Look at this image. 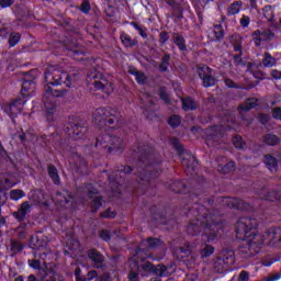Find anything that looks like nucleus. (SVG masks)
I'll return each instance as SVG.
<instances>
[{
	"label": "nucleus",
	"mask_w": 281,
	"mask_h": 281,
	"mask_svg": "<svg viewBox=\"0 0 281 281\" xmlns=\"http://www.w3.org/2000/svg\"><path fill=\"white\" fill-rule=\"evenodd\" d=\"M188 216H194L187 227L189 236H199L203 232L206 243H214L218 238L221 229H223V222H221V212L216 210H207L204 205L194 204L189 211Z\"/></svg>",
	"instance_id": "f257e3e1"
},
{
	"label": "nucleus",
	"mask_w": 281,
	"mask_h": 281,
	"mask_svg": "<svg viewBox=\"0 0 281 281\" xmlns=\"http://www.w3.org/2000/svg\"><path fill=\"white\" fill-rule=\"evenodd\" d=\"M44 82L46 85L44 86L42 102L48 122H54V115L58 106L56 104V98H65V95H67V90H54L52 87H59L60 85L71 87V75L50 66L44 74Z\"/></svg>",
	"instance_id": "f03ea898"
},
{
	"label": "nucleus",
	"mask_w": 281,
	"mask_h": 281,
	"mask_svg": "<svg viewBox=\"0 0 281 281\" xmlns=\"http://www.w3.org/2000/svg\"><path fill=\"white\" fill-rule=\"evenodd\" d=\"M132 155L136 160V172L138 175L136 190L144 194L151 181L159 177V169L155 168V164H161V156L148 145H138L133 149Z\"/></svg>",
	"instance_id": "7ed1b4c3"
},
{
	"label": "nucleus",
	"mask_w": 281,
	"mask_h": 281,
	"mask_svg": "<svg viewBox=\"0 0 281 281\" xmlns=\"http://www.w3.org/2000/svg\"><path fill=\"white\" fill-rule=\"evenodd\" d=\"M256 227H258V221L251 217H241L236 226L235 232L237 238L246 241L239 247L238 254L240 258H251L260 254L262 246L266 245L262 234H256Z\"/></svg>",
	"instance_id": "20e7f679"
},
{
	"label": "nucleus",
	"mask_w": 281,
	"mask_h": 281,
	"mask_svg": "<svg viewBox=\"0 0 281 281\" xmlns=\"http://www.w3.org/2000/svg\"><path fill=\"white\" fill-rule=\"evenodd\" d=\"M126 144L124 143V138L117 135L111 134H100L95 138L94 148H97L100 153H106L108 155H120V153H124V148Z\"/></svg>",
	"instance_id": "39448f33"
},
{
	"label": "nucleus",
	"mask_w": 281,
	"mask_h": 281,
	"mask_svg": "<svg viewBox=\"0 0 281 281\" xmlns=\"http://www.w3.org/2000/svg\"><path fill=\"white\" fill-rule=\"evenodd\" d=\"M92 117L94 124L100 128H103V126H115V124L120 128L124 124L120 112L110 106L98 108L94 110Z\"/></svg>",
	"instance_id": "423d86ee"
},
{
	"label": "nucleus",
	"mask_w": 281,
	"mask_h": 281,
	"mask_svg": "<svg viewBox=\"0 0 281 281\" xmlns=\"http://www.w3.org/2000/svg\"><path fill=\"white\" fill-rule=\"evenodd\" d=\"M196 251H199L201 258H210V256L214 254V246L207 243L196 244L187 241L184 246L176 250V254L180 256V258H188V256H194Z\"/></svg>",
	"instance_id": "0eeeda50"
},
{
	"label": "nucleus",
	"mask_w": 281,
	"mask_h": 281,
	"mask_svg": "<svg viewBox=\"0 0 281 281\" xmlns=\"http://www.w3.org/2000/svg\"><path fill=\"white\" fill-rule=\"evenodd\" d=\"M137 271L143 277L148 276H159V278H168L170 277V271H168V267L164 265H158L155 267L150 261H144L142 265L137 266Z\"/></svg>",
	"instance_id": "6e6552de"
},
{
	"label": "nucleus",
	"mask_w": 281,
	"mask_h": 281,
	"mask_svg": "<svg viewBox=\"0 0 281 281\" xmlns=\"http://www.w3.org/2000/svg\"><path fill=\"white\" fill-rule=\"evenodd\" d=\"M171 144H173V148L177 150L179 157L182 159V166H186L188 170H194V164H196V158L192 156V153L190 150H186L183 148V145L179 143V139L173 138L171 140Z\"/></svg>",
	"instance_id": "1a4fd4ad"
},
{
	"label": "nucleus",
	"mask_w": 281,
	"mask_h": 281,
	"mask_svg": "<svg viewBox=\"0 0 281 281\" xmlns=\"http://www.w3.org/2000/svg\"><path fill=\"white\" fill-rule=\"evenodd\" d=\"M217 203H221L222 207H229V210H251L249 203L244 202L238 198H218Z\"/></svg>",
	"instance_id": "9d476101"
},
{
	"label": "nucleus",
	"mask_w": 281,
	"mask_h": 281,
	"mask_svg": "<svg viewBox=\"0 0 281 281\" xmlns=\"http://www.w3.org/2000/svg\"><path fill=\"white\" fill-rule=\"evenodd\" d=\"M65 132L71 139H85L87 135V125H80L78 123H67L65 125Z\"/></svg>",
	"instance_id": "9b49d317"
},
{
	"label": "nucleus",
	"mask_w": 281,
	"mask_h": 281,
	"mask_svg": "<svg viewBox=\"0 0 281 281\" xmlns=\"http://www.w3.org/2000/svg\"><path fill=\"white\" fill-rule=\"evenodd\" d=\"M261 236H263V240L269 247H281V227L270 228Z\"/></svg>",
	"instance_id": "f8f14e48"
},
{
	"label": "nucleus",
	"mask_w": 281,
	"mask_h": 281,
	"mask_svg": "<svg viewBox=\"0 0 281 281\" xmlns=\"http://www.w3.org/2000/svg\"><path fill=\"white\" fill-rule=\"evenodd\" d=\"M23 104H25V101L22 98H18L10 103L4 104L2 109L11 120H14V117L21 113Z\"/></svg>",
	"instance_id": "ddd939ff"
},
{
	"label": "nucleus",
	"mask_w": 281,
	"mask_h": 281,
	"mask_svg": "<svg viewBox=\"0 0 281 281\" xmlns=\"http://www.w3.org/2000/svg\"><path fill=\"white\" fill-rule=\"evenodd\" d=\"M251 37L255 46L260 47L263 42L273 41V38H276V33H273L270 29L256 30L251 33Z\"/></svg>",
	"instance_id": "4468645a"
},
{
	"label": "nucleus",
	"mask_w": 281,
	"mask_h": 281,
	"mask_svg": "<svg viewBox=\"0 0 281 281\" xmlns=\"http://www.w3.org/2000/svg\"><path fill=\"white\" fill-rule=\"evenodd\" d=\"M198 75L202 80L203 87H214L216 85V78L212 76V68L210 66L203 65L198 67Z\"/></svg>",
	"instance_id": "2eb2a0df"
},
{
	"label": "nucleus",
	"mask_w": 281,
	"mask_h": 281,
	"mask_svg": "<svg viewBox=\"0 0 281 281\" xmlns=\"http://www.w3.org/2000/svg\"><path fill=\"white\" fill-rule=\"evenodd\" d=\"M85 193L88 194L89 199H92L91 210L93 213L98 212L102 207V196L98 195V189L93 184H87Z\"/></svg>",
	"instance_id": "dca6fc26"
},
{
	"label": "nucleus",
	"mask_w": 281,
	"mask_h": 281,
	"mask_svg": "<svg viewBox=\"0 0 281 281\" xmlns=\"http://www.w3.org/2000/svg\"><path fill=\"white\" fill-rule=\"evenodd\" d=\"M32 213V203L29 201H24L20 204L18 211L12 213L13 218L18 221V223H23L25 218H27V214Z\"/></svg>",
	"instance_id": "f3484780"
},
{
	"label": "nucleus",
	"mask_w": 281,
	"mask_h": 281,
	"mask_svg": "<svg viewBox=\"0 0 281 281\" xmlns=\"http://www.w3.org/2000/svg\"><path fill=\"white\" fill-rule=\"evenodd\" d=\"M88 258L89 260H91L95 269H102L103 267H106V265L104 263V255H102V252H100V250L95 248H91L88 250Z\"/></svg>",
	"instance_id": "a211bd4d"
},
{
	"label": "nucleus",
	"mask_w": 281,
	"mask_h": 281,
	"mask_svg": "<svg viewBox=\"0 0 281 281\" xmlns=\"http://www.w3.org/2000/svg\"><path fill=\"white\" fill-rule=\"evenodd\" d=\"M55 202L59 203L61 207H74V195L68 191H57L55 194Z\"/></svg>",
	"instance_id": "6ab92c4d"
},
{
	"label": "nucleus",
	"mask_w": 281,
	"mask_h": 281,
	"mask_svg": "<svg viewBox=\"0 0 281 281\" xmlns=\"http://www.w3.org/2000/svg\"><path fill=\"white\" fill-rule=\"evenodd\" d=\"M207 135V145H210V142H216V144H221V138L223 137V126L214 125L206 130Z\"/></svg>",
	"instance_id": "aec40b11"
},
{
	"label": "nucleus",
	"mask_w": 281,
	"mask_h": 281,
	"mask_svg": "<svg viewBox=\"0 0 281 281\" xmlns=\"http://www.w3.org/2000/svg\"><path fill=\"white\" fill-rule=\"evenodd\" d=\"M93 86L94 89L103 93H113V82L109 81L104 76H101L100 80H94Z\"/></svg>",
	"instance_id": "412c9836"
},
{
	"label": "nucleus",
	"mask_w": 281,
	"mask_h": 281,
	"mask_svg": "<svg viewBox=\"0 0 281 281\" xmlns=\"http://www.w3.org/2000/svg\"><path fill=\"white\" fill-rule=\"evenodd\" d=\"M171 8L172 16L183 19V0H164Z\"/></svg>",
	"instance_id": "4be33fe9"
},
{
	"label": "nucleus",
	"mask_w": 281,
	"mask_h": 281,
	"mask_svg": "<svg viewBox=\"0 0 281 281\" xmlns=\"http://www.w3.org/2000/svg\"><path fill=\"white\" fill-rule=\"evenodd\" d=\"M29 199L37 205H47V199L45 198V191L41 189L33 190L29 193Z\"/></svg>",
	"instance_id": "5701e85b"
},
{
	"label": "nucleus",
	"mask_w": 281,
	"mask_h": 281,
	"mask_svg": "<svg viewBox=\"0 0 281 281\" xmlns=\"http://www.w3.org/2000/svg\"><path fill=\"white\" fill-rule=\"evenodd\" d=\"M27 265H29V267H31V269L38 271L37 272L38 278L41 276H43V273H45L47 271V269L49 268V266L46 262L41 263V261L38 259H29Z\"/></svg>",
	"instance_id": "b1692460"
},
{
	"label": "nucleus",
	"mask_w": 281,
	"mask_h": 281,
	"mask_svg": "<svg viewBox=\"0 0 281 281\" xmlns=\"http://www.w3.org/2000/svg\"><path fill=\"white\" fill-rule=\"evenodd\" d=\"M259 199L263 201H279L281 203V191L272 190V191H265L262 190L259 192Z\"/></svg>",
	"instance_id": "393cba45"
},
{
	"label": "nucleus",
	"mask_w": 281,
	"mask_h": 281,
	"mask_svg": "<svg viewBox=\"0 0 281 281\" xmlns=\"http://www.w3.org/2000/svg\"><path fill=\"white\" fill-rule=\"evenodd\" d=\"M13 240H25V238H27V223H22L13 228Z\"/></svg>",
	"instance_id": "a878e982"
},
{
	"label": "nucleus",
	"mask_w": 281,
	"mask_h": 281,
	"mask_svg": "<svg viewBox=\"0 0 281 281\" xmlns=\"http://www.w3.org/2000/svg\"><path fill=\"white\" fill-rule=\"evenodd\" d=\"M40 280L44 281H63V277L50 267L40 276Z\"/></svg>",
	"instance_id": "bb28decb"
},
{
	"label": "nucleus",
	"mask_w": 281,
	"mask_h": 281,
	"mask_svg": "<svg viewBox=\"0 0 281 281\" xmlns=\"http://www.w3.org/2000/svg\"><path fill=\"white\" fill-rule=\"evenodd\" d=\"M127 71L131 74V76H135L136 82H138V85H146V82H148V77H146V74L137 70L135 66H130Z\"/></svg>",
	"instance_id": "cd10ccee"
},
{
	"label": "nucleus",
	"mask_w": 281,
	"mask_h": 281,
	"mask_svg": "<svg viewBox=\"0 0 281 281\" xmlns=\"http://www.w3.org/2000/svg\"><path fill=\"white\" fill-rule=\"evenodd\" d=\"M183 111H196L199 109V102L192 97L181 99Z\"/></svg>",
	"instance_id": "c85d7f7f"
},
{
	"label": "nucleus",
	"mask_w": 281,
	"mask_h": 281,
	"mask_svg": "<svg viewBox=\"0 0 281 281\" xmlns=\"http://www.w3.org/2000/svg\"><path fill=\"white\" fill-rule=\"evenodd\" d=\"M35 90H36V83H34V80L25 79L23 81L21 93L24 98H27V95H32L33 91Z\"/></svg>",
	"instance_id": "c756f323"
},
{
	"label": "nucleus",
	"mask_w": 281,
	"mask_h": 281,
	"mask_svg": "<svg viewBox=\"0 0 281 281\" xmlns=\"http://www.w3.org/2000/svg\"><path fill=\"white\" fill-rule=\"evenodd\" d=\"M261 65L262 67H266V69H271V67H276V65H278V59L273 57L271 53L265 52Z\"/></svg>",
	"instance_id": "7c9ffc66"
},
{
	"label": "nucleus",
	"mask_w": 281,
	"mask_h": 281,
	"mask_svg": "<svg viewBox=\"0 0 281 281\" xmlns=\"http://www.w3.org/2000/svg\"><path fill=\"white\" fill-rule=\"evenodd\" d=\"M58 137V134L57 133H53L50 135H41L38 138H37V143L40 144V146H52V144H54V142H56V138Z\"/></svg>",
	"instance_id": "2f4dec72"
},
{
	"label": "nucleus",
	"mask_w": 281,
	"mask_h": 281,
	"mask_svg": "<svg viewBox=\"0 0 281 281\" xmlns=\"http://www.w3.org/2000/svg\"><path fill=\"white\" fill-rule=\"evenodd\" d=\"M172 42L178 46L180 52H188V45H186V38L180 33H173Z\"/></svg>",
	"instance_id": "473e14b6"
},
{
	"label": "nucleus",
	"mask_w": 281,
	"mask_h": 281,
	"mask_svg": "<svg viewBox=\"0 0 281 281\" xmlns=\"http://www.w3.org/2000/svg\"><path fill=\"white\" fill-rule=\"evenodd\" d=\"M9 247H10L11 256H16V254H21V251L25 249V245L19 241V239H11Z\"/></svg>",
	"instance_id": "72a5a7b5"
},
{
	"label": "nucleus",
	"mask_w": 281,
	"mask_h": 281,
	"mask_svg": "<svg viewBox=\"0 0 281 281\" xmlns=\"http://www.w3.org/2000/svg\"><path fill=\"white\" fill-rule=\"evenodd\" d=\"M263 162L266 164L270 172H278V160L276 159V157L268 154L265 156Z\"/></svg>",
	"instance_id": "f704fd0d"
},
{
	"label": "nucleus",
	"mask_w": 281,
	"mask_h": 281,
	"mask_svg": "<svg viewBox=\"0 0 281 281\" xmlns=\"http://www.w3.org/2000/svg\"><path fill=\"white\" fill-rule=\"evenodd\" d=\"M108 179L110 181V186L113 190V192L120 193V187L122 186V183H124V179H122V177L117 178L113 175H109Z\"/></svg>",
	"instance_id": "c9c22d12"
},
{
	"label": "nucleus",
	"mask_w": 281,
	"mask_h": 281,
	"mask_svg": "<svg viewBox=\"0 0 281 281\" xmlns=\"http://www.w3.org/2000/svg\"><path fill=\"white\" fill-rule=\"evenodd\" d=\"M217 258L222 259L228 269L231 265H234V251L232 250H223Z\"/></svg>",
	"instance_id": "e433bc0d"
},
{
	"label": "nucleus",
	"mask_w": 281,
	"mask_h": 281,
	"mask_svg": "<svg viewBox=\"0 0 281 281\" xmlns=\"http://www.w3.org/2000/svg\"><path fill=\"white\" fill-rule=\"evenodd\" d=\"M169 188L172 190V192H176L177 194L186 193V182L184 181L176 180L169 184Z\"/></svg>",
	"instance_id": "4c0bfd02"
},
{
	"label": "nucleus",
	"mask_w": 281,
	"mask_h": 281,
	"mask_svg": "<svg viewBox=\"0 0 281 281\" xmlns=\"http://www.w3.org/2000/svg\"><path fill=\"white\" fill-rule=\"evenodd\" d=\"M120 38L124 47H135V45H137V40H133V37H131V35H128L127 33H121Z\"/></svg>",
	"instance_id": "58836bf2"
},
{
	"label": "nucleus",
	"mask_w": 281,
	"mask_h": 281,
	"mask_svg": "<svg viewBox=\"0 0 281 281\" xmlns=\"http://www.w3.org/2000/svg\"><path fill=\"white\" fill-rule=\"evenodd\" d=\"M243 8V1L233 2L227 9V16H234L240 12Z\"/></svg>",
	"instance_id": "ea45409f"
},
{
	"label": "nucleus",
	"mask_w": 281,
	"mask_h": 281,
	"mask_svg": "<svg viewBox=\"0 0 281 281\" xmlns=\"http://www.w3.org/2000/svg\"><path fill=\"white\" fill-rule=\"evenodd\" d=\"M48 176L55 186L60 184V176L58 175V169H56L54 165L48 166Z\"/></svg>",
	"instance_id": "a19ab883"
},
{
	"label": "nucleus",
	"mask_w": 281,
	"mask_h": 281,
	"mask_svg": "<svg viewBox=\"0 0 281 281\" xmlns=\"http://www.w3.org/2000/svg\"><path fill=\"white\" fill-rule=\"evenodd\" d=\"M258 106V100L257 99H248L245 103L240 104L238 109L240 111H251V109H256Z\"/></svg>",
	"instance_id": "79ce46f5"
},
{
	"label": "nucleus",
	"mask_w": 281,
	"mask_h": 281,
	"mask_svg": "<svg viewBox=\"0 0 281 281\" xmlns=\"http://www.w3.org/2000/svg\"><path fill=\"white\" fill-rule=\"evenodd\" d=\"M168 67H170V54L166 53L161 58L158 69L161 74H166V71H168Z\"/></svg>",
	"instance_id": "37998d69"
},
{
	"label": "nucleus",
	"mask_w": 281,
	"mask_h": 281,
	"mask_svg": "<svg viewBox=\"0 0 281 281\" xmlns=\"http://www.w3.org/2000/svg\"><path fill=\"white\" fill-rule=\"evenodd\" d=\"M263 142L268 146H278V144H280V138L274 134H266L263 136Z\"/></svg>",
	"instance_id": "c03bdc74"
},
{
	"label": "nucleus",
	"mask_w": 281,
	"mask_h": 281,
	"mask_svg": "<svg viewBox=\"0 0 281 281\" xmlns=\"http://www.w3.org/2000/svg\"><path fill=\"white\" fill-rule=\"evenodd\" d=\"M78 162L77 168L81 175H87L89 172V169L87 167V160L85 158L77 156Z\"/></svg>",
	"instance_id": "a18cd8bd"
},
{
	"label": "nucleus",
	"mask_w": 281,
	"mask_h": 281,
	"mask_svg": "<svg viewBox=\"0 0 281 281\" xmlns=\"http://www.w3.org/2000/svg\"><path fill=\"white\" fill-rule=\"evenodd\" d=\"M236 169V162L228 161L225 166H220L218 171L223 172V175H227Z\"/></svg>",
	"instance_id": "49530a36"
},
{
	"label": "nucleus",
	"mask_w": 281,
	"mask_h": 281,
	"mask_svg": "<svg viewBox=\"0 0 281 281\" xmlns=\"http://www.w3.org/2000/svg\"><path fill=\"white\" fill-rule=\"evenodd\" d=\"M214 269L217 271V273H223V271H227L229 268L222 259H220V257H217L214 262Z\"/></svg>",
	"instance_id": "de8ad7c7"
},
{
	"label": "nucleus",
	"mask_w": 281,
	"mask_h": 281,
	"mask_svg": "<svg viewBox=\"0 0 281 281\" xmlns=\"http://www.w3.org/2000/svg\"><path fill=\"white\" fill-rule=\"evenodd\" d=\"M263 15L265 19H267V21H273L276 13L273 11V7L272 5H266L263 8Z\"/></svg>",
	"instance_id": "09e8293b"
},
{
	"label": "nucleus",
	"mask_w": 281,
	"mask_h": 281,
	"mask_svg": "<svg viewBox=\"0 0 281 281\" xmlns=\"http://www.w3.org/2000/svg\"><path fill=\"white\" fill-rule=\"evenodd\" d=\"M19 41H21V34L20 33H11L9 36V46L15 47L19 45Z\"/></svg>",
	"instance_id": "8fccbe9b"
},
{
	"label": "nucleus",
	"mask_w": 281,
	"mask_h": 281,
	"mask_svg": "<svg viewBox=\"0 0 281 281\" xmlns=\"http://www.w3.org/2000/svg\"><path fill=\"white\" fill-rule=\"evenodd\" d=\"M147 244L149 249H157V247H161V245H164V243L159 238H153V237H149L147 239Z\"/></svg>",
	"instance_id": "3c124183"
},
{
	"label": "nucleus",
	"mask_w": 281,
	"mask_h": 281,
	"mask_svg": "<svg viewBox=\"0 0 281 281\" xmlns=\"http://www.w3.org/2000/svg\"><path fill=\"white\" fill-rule=\"evenodd\" d=\"M23 196H25V192L23 190L15 189L10 192L12 201H19L20 199H23Z\"/></svg>",
	"instance_id": "603ef678"
},
{
	"label": "nucleus",
	"mask_w": 281,
	"mask_h": 281,
	"mask_svg": "<svg viewBox=\"0 0 281 281\" xmlns=\"http://www.w3.org/2000/svg\"><path fill=\"white\" fill-rule=\"evenodd\" d=\"M168 124L172 128H177V126H179L181 124V116H179L177 114L171 115L169 117Z\"/></svg>",
	"instance_id": "864d4df0"
},
{
	"label": "nucleus",
	"mask_w": 281,
	"mask_h": 281,
	"mask_svg": "<svg viewBox=\"0 0 281 281\" xmlns=\"http://www.w3.org/2000/svg\"><path fill=\"white\" fill-rule=\"evenodd\" d=\"M20 140L24 142H34V133L32 131H26L20 135Z\"/></svg>",
	"instance_id": "5fc2aeb1"
},
{
	"label": "nucleus",
	"mask_w": 281,
	"mask_h": 281,
	"mask_svg": "<svg viewBox=\"0 0 281 281\" xmlns=\"http://www.w3.org/2000/svg\"><path fill=\"white\" fill-rule=\"evenodd\" d=\"M160 100H164L165 104H170V95L166 92V88L162 87L158 90Z\"/></svg>",
	"instance_id": "6e6d98bb"
},
{
	"label": "nucleus",
	"mask_w": 281,
	"mask_h": 281,
	"mask_svg": "<svg viewBox=\"0 0 281 281\" xmlns=\"http://www.w3.org/2000/svg\"><path fill=\"white\" fill-rule=\"evenodd\" d=\"M233 144L235 146V148H238L239 150H243V148H245V143L243 142V137L235 135L233 137Z\"/></svg>",
	"instance_id": "4d7b16f0"
},
{
	"label": "nucleus",
	"mask_w": 281,
	"mask_h": 281,
	"mask_svg": "<svg viewBox=\"0 0 281 281\" xmlns=\"http://www.w3.org/2000/svg\"><path fill=\"white\" fill-rule=\"evenodd\" d=\"M116 172L119 175H122V172L124 175H131V172H133V167H131V166H120V167H116Z\"/></svg>",
	"instance_id": "13d9d810"
},
{
	"label": "nucleus",
	"mask_w": 281,
	"mask_h": 281,
	"mask_svg": "<svg viewBox=\"0 0 281 281\" xmlns=\"http://www.w3.org/2000/svg\"><path fill=\"white\" fill-rule=\"evenodd\" d=\"M79 10L83 14H89V12H91V3H89V1H83L80 5Z\"/></svg>",
	"instance_id": "bf43d9fd"
},
{
	"label": "nucleus",
	"mask_w": 281,
	"mask_h": 281,
	"mask_svg": "<svg viewBox=\"0 0 281 281\" xmlns=\"http://www.w3.org/2000/svg\"><path fill=\"white\" fill-rule=\"evenodd\" d=\"M170 40V34L166 31L160 32L159 34V43H161V45H166V43H168V41Z\"/></svg>",
	"instance_id": "052dcab7"
},
{
	"label": "nucleus",
	"mask_w": 281,
	"mask_h": 281,
	"mask_svg": "<svg viewBox=\"0 0 281 281\" xmlns=\"http://www.w3.org/2000/svg\"><path fill=\"white\" fill-rule=\"evenodd\" d=\"M116 213L114 211H111V209H108L105 212L100 214V218H115Z\"/></svg>",
	"instance_id": "680f3d73"
},
{
	"label": "nucleus",
	"mask_w": 281,
	"mask_h": 281,
	"mask_svg": "<svg viewBox=\"0 0 281 281\" xmlns=\"http://www.w3.org/2000/svg\"><path fill=\"white\" fill-rule=\"evenodd\" d=\"M99 236L105 243H109V240H111V232H109L106 229L99 232Z\"/></svg>",
	"instance_id": "e2e57ef3"
},
{
	"label": "nucleus",
	"mask_w": 281,
	"mask_h": 281,
	"mask_svg": "<svg viewBox=\"0 0 281 281\" xmlns=\"http://www.w3.org/2000/svg\"><path fill=\"white\" fill-rule=\"evenodd\" d=\"M239 23L241 27H249V23H251V18H249V15H241Z\"/></svg>",
	"instance_id": "0e129e2a"
},
{
	"label": "nucleus",
	"mask_w": 281,
	"mask_h": 281,
	"mask_svg": "<svg viewBox=\"0 0 281 281\" xmlns=\"http://www.w3.org/2000/svg\"><path fill=\"white\" fill-rule=\"evenodd\" d=\"M272 117L281 121V108H274L272 110Z\"/></svg>",
	"instance_id": "69168bd1"
},
{
	"label": "nucleus",
	"mask_w": 281,
	"mask_h": 281,
	"mask_svg": "<svg viewBox=\"0 0 281 281\" xmlns=\"http://www.w3.org/2000/svg\"><path fill=\"white\" fill-rule=\"evenodd\" d=\"M238 281H249V272L243 270V271L239 273Z\"/></svg>",
	"instance_id": "338daca9"
},
{
	"label": "nucleus",
	"mask_w": 281,
	"mask_h": 281,
	"mask_svg": "<svg viewBox=\"0 0 281 281\" xmlns=\"http://www.w3.org/2000/svg\"><path fill=\"white\" fill-rule=\"evenodd\" d=\"M281 273H274V274H269L265 280L266 281H277L280 280Z\"/></svg>",
	"instance_id": "774afa93"
}]
</instances>
